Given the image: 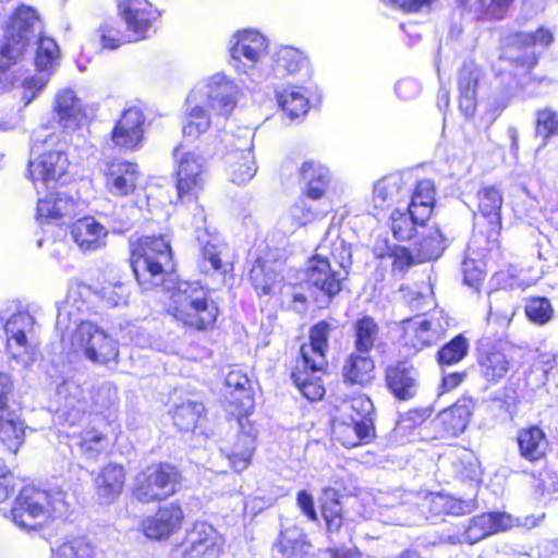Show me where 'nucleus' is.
Listing matches in <instances>:
<instances>
[{"label":"nucleus","instance_id":"f03ea898","mask_svg":"<svg viewBox=\"0 0 558 558\" xmlns=\"http://www.w3.org/2000/svg\"><path fill=\"white\" fill-rule=\"evenodd\" d=\"M330 330V324L324 320L311 328L310 343L301 347L300 357L291 374L296 388L310 401L319 400L325 393L322 375L327 367L326 351Z\"/></svg>","mask_w":558,"mask_h":558},{"label":"nucleus","instance_id":"f257e3e1","mask_svg":"<svg viewBox=\"0 0 558 558\" xmlns=\"http://www.w3.org/2000/svg\"><path fill=\"white\" fill-rule=\"evenodd\" d=\"M75 292L72 291L65 304L57 315V330L60 332L61 342L64 349L73 353L83 354L88 361L95 364L106 365L116 362L119 356L118 343L89 320H82L77 312H83L87 306L82 301L77 303Z\"/></svg>","mask_w":558,"mask_h":558},{"label":"nucleus","instance_id":"864d4df0","mask_svg":"<svg viewBox=\"0 0 558 558\" xmlns=\"http://www.w3.org/2000/svg\"><path fill=\"white\" fill-rule=\"evenodd\" d=\"M58 395L64 397V405L62 409V416L70 425H75L81 422L85 414V404L77 399L81 395V389L73 383H64L59 386Z\"/></svg>","mask_w":558,"mask_h":558},{"label":"nucleus","instance_id":"4be33fe9","mask_svg":"<svg viewBox=\"0 0 558 558\" xmlns=\"http://www.w3.org/2000/svg\"><path fill=\"white\" fill-rule=\"evenodd\" d=\"M301 194L313 201L330 202L328 191L332 182V175L328 167L319 161L308 160L303 162L300 169Z\"/></svg>","mask_w":558,"mask_h":558},{"label":"nucleus","instance_id":"69168bd1","mask_svg":"<svg viewBox=\"0 0 558 558\" xmlns=\"http://www.w3.org/2000/svg\"><path fill=\"white\" fill-rule=\"evenodd\" d=\"M77 445L87 458L94 459L104 449V436L95 429L86 430L81 434Z\"/></svg>","mask_w":558,"mask_h":558},{"label":"nucleus","instance_id":"de8ad7c7","mask_svg":"<svg viewBox=\"0 0 558 558\" xmlns=\"http://www.w3.org/2000/svg\"><path fill=\"white\" fill-rule=\"evenodd\" d=\"M417 213L410 207L405 209L396 208L391 215V230L396 239L407 241L412 239L418 229H425L428 220L416 219Z\"/></svg>","mask_w":558,"mask_h":558},{"label":"nucleus","instance_id":"603ef678","mask_svg":"<svg viewBox=\"0 0 558 558\" xmlns=\"http://www.w3.org/2000/svg\"><path fill=\"white\" fill-rule=\"evenodd\" d=\"M333 434L344 447L350 448L368 440L372 436V429L366 421L353 422L350 420V422L336 423Z\"/></svg>","mask_w":558,"mask_h":558},{"label":"nucleus","instance_id":"c9c22d12","mask_svg":"<svg viewBox=\"0 0 558 558\" xmlns=\"http://www.w3.org/2000/svg\"><path fill=\"white\" fill-rule=\"evenodd\" d=\"M480 77L481 69L473 62H465L459 72V108L465 117H472L475 112Z\"/></svg>","mask_w":558,"mask_h":558},{"label":"nucleus","instance_id":"5fc2aeb1","mask_svg":"<svg viewBox=\"0 0 558 558\" xmlns=\"http://www.w3.org/2000/svg\"><path fill=\"white\" fill-rule=\"evenodd\" d=\"M250 279L258 295H270L279 289V275L257 259L250 270Z\"/></svg>","mask_w":558,"mask_h":558},{"label":"nucleus","instance_id":"7c9ffc66","mask_svg":"<svg viewBox=\"0 0 558 558\" xmlns=\"http://www.w3.org/2000/svg\"><path fill=\"white\" fill-rule=\"evenodd\" d=\"M108 229L93 217H84L71 227V236L78 248L84 252H95L106 245Z\"/></svg>","mask_w":558,"mask_h":558},{"label":"nucleus","instance_id":"a878e982","mask_svg":"<svg viewBox=\"0 0 558 558\" xmlns=\"http://www.w3.org/2000/svg\"><path fill=\"white\" fill-rule=\"evenodd\" d=\"M219 118L195 95L189 94L182 122V133L184 137L197 138L209 130L213 124H218Z\"/></svg>","mask_w":558,"mask_h":558},{"label":"nucleus","instance_id":"c85d7f7f","mask_svg":"<svg viewBox=\"0 0 558 558\" xmlns=\"http://www.w3.org/2000/svg\"><path fill=\"white\" fill-rule=\"evenodd\" d=\"M336 490L328 488L325 490V501L322 506V514L326 523V530L331 543L339 544L351 539V529L349 520L343 513L342 504L336 498Z\"/></svg>","mask_w":558,"mask_h":558},{"label":"nucleus","instance_id":"0eeeda50","mask_svg":"<svg viewBox=\"0 0 558 558\" xmlns=\"http://www.w3.org/2000/svg\"><path fill=\"white\" fill-rule=\"evenodd\" d=\"M65 144L59 141L56 134H49L41 141L36 134L32 154L38 156L28 162V172L38 190V183L50 189L62 178L69 167V159L64 151Z\"/></svg>","mask_w":558,"mask_h":558},{"label":"nucleus","instance_id":"e433bc0d","mask_svg":"<svg viewBox=\"0 0 558 558\" xmlns=\"http://www.w3.org/2000/svg\"><path fill=\"white\" fill-rule=\"evenodd\" d=\"M75 202L70 195L64 192L49 191L44 197L38 198L37 219L43 223L71 217L75 214Z\"/></svg>","mask_w":558,"mask_h":558},{"label":"nucleus","instance_id":"79ce46f5","mask_svg":"<svg viewBox=\"0 0 558 558\" xmlns=\"http://www.w3.org/2000/svg\"><path fill=\"white\" fill-rule=\"evenodd\" d=\"M280 109L290 120L303 118L310 106L307 92L298 86L282 88L276 92Z\"/></svg>","mask_w":558,"mask_h":558},{"label":"nucleus","instance_id":"f3484780","mask_svg":"<svg viewBox=\"0 0 558 558\" xmlns=\"http://www.w3.org/2000/svg\"><path fill=\"white\" fill-rule=\"evenodd\" d=\"M37 44L35 64L39 74L28 76L23 81L25 89L23 99L26 100V105L36 97L37 93L45 88L49 81L50 71L56 65L59 57L58 45L52 38L40 36Z\"/></svg>","mask_w":558,"mask_h":558},{"label":"nucleus","instance_id":"c03bdc74","mask_svg":"<svg viewBox=\"0 0 558 558\" xmlns=\"http://www.w3.org/2000/svg\"><path fill=\"white\" fill-rule=\"evenodd\" d=\"M515 0H458L464 10L474 14L477 20L499 21L505 19Z\"/></svg>","mask_w":558,"mask_h":558},{"label":"nucleus","instance_id":"20e7f679","mask_svg":"<svg viewBox=\"0 0 558 558\" xmlns=\"http://www.w3.org/2000/svg\"><path fill=\"white\" fill-rule=\"evenodd\" d=\"M165 289L171 292L167 311L175 320L197 330L215 324L219 310L198 282L179 281L173 289Z\"/></svg>","mask_w":558,"mask_h":558},{"label":"nucleus","instance_id":"ea45409f","mask_svg":"<svg viewBox=\"0 0 558 558\" xmlns=\"http://www.w3.org/2000/svg\"><path fill=\"white\" fill-rule=\"evenodd\" d=\"M54 111L65 129L75 128L84 117L83 106L75 92L65 88L56 96Z\"/></svg>","mask_w":558,"mask_h":558},{"label":"nucleus","instance_id":"680f3d73","mask_svg":"<svg viewBox=\"0 0 558 558\" xmlns=\"http://www.w3.org/2000/svg\"><path fill=\"white\" fill-rule=\"evenodd\" d=\"M468 350L466 338L458 335L438 351V362L441 366L457 364L466 355Z\"/></svg>","mask_w":558,"mask_h":558},{"label":"nucleus","instance_id":"338daca9","mask_svg":"<svg viewBox=\"0 0 558 558\" xmlns=\"http://www.w3.org/2000/svg\"><path fill=\"white\" fill-rule=\"evenodd\" d=\"M554 32L546 27H539L535 33H522L517 35V41L525 47H548L554 41Z\"/></svg>","mask_w":558,"mask_h":558},{"label":"nucleus","instance_id":"bf43d9fd","mask_svg":"<svg viewBox=\"0 0 558 558\" xmlns=\"http://www.w3.org/2000/svg\"><path fill=\"white\" fill-rule=\"evenodd\" d=\"M97 35L104 49L113 50L134 41L130 33L121 31L114 21L102 23L97 29Z\"/></svg>","mask_w":558,"mask_h":558},{"label":"nucleus","instance_id":"09e8293b","mask_svg":"<svg viewBox=\"0 0 558 558\" xmlns=\"http://www.w3.org/2000/svg\"><path fill=\"white\" fill-rule=\"evenodd\" d=\"M478 210L488 220L492 232L500 228L501 192L495 186H485L477 193Z\"/></svg>","mask_w":558,"mask_h":558},{"label":"nucleus","instance_id":"5701e85b","mask_svg":"<svg viewBox=\"0 0 558 558\" xmlns=\"http://www.w3.org/2000/svg\"><path fill=\"white\" fill-rule=\"evenodd\" d=\"M331 210V202L313 201L302 196L293 203L289 213L282 218L281 223L284 232H294L316 220L325 218Z\"/></svg>","mask_w":558,"mask_h":558},{"label":"nucleus","instance_id":"e2e57ef3","mask_svg":"<svg viewBox=\"0 0 558 558\" xmlns=\"http://www.w3.org/2000/svg\"><path fill=\"white\" fill-rule=\"evenodd\" d=\"M527 318L536 325L547 324L554 315L551 303L546 298H532L525 304Z\"/></svg>","mask_w":558,"mask_h":558},{"label":"nucleus","instance_id":"6e6552de","mask_svg":"<svg viewBox=\"0 0 558 558\" xmlns=\"http://www.w3.org/2000/svg\"><path fill=\"white\" fill-rule=\"evenodd\" d=\"M173 162L178 197L182 202L195 199L207 183L206 158L198 151L180 144L173 149Z\"/></svg>","mask_w":558,"mask_h":558},{"label":"nucleus","instance_id":"7ed1b4c3","mask_svg":"<svg viewBox=\"0 0 558 558\" xmlns=\"http://www.w3.org/2000/svg\"><path fill=\"white\" fill-rule=\"evenodd\" d=\"M69 509L68 494L59 487H23L11 509L13 523L22 530H38L50 519L63 517Z\"/></svg>","mask_w":558,"mask_h":558},{"label":"nucleus","instance_id":"ddd939ff","mask_svg":"<svg viewBox=\"0 0 558 558\" xmlns=\"http://www.w3.org/2000/svg\"><path fill=\"white\" fill-rule=\"evenodd\" d=\"M233 137L226 157L227 171L232 183L244 185L256 175L258 169L253 154L254 132L246 126L239 128Z\"/></svg>","mask_w":558,"mask_h":558},{"label":"nucleus","instance_id":"4d7b16f0","mask_svg":"<svg viewBox=\"0 0 558 558\" xmlns=\"http://www.w3.org/2000/svg\"><path fill=\"white\" fill-rule=\"evenodd\" d=\"M24 437V423L19 417L8 416L0 420V440L11 452H17Z\"/></svg>","mask_w":558,"mask_h":558},{"label":"nucleus","instance_id":"aec40b11","mask_svg":"<svg viewBox=\"0 0 558 558\" xmlns=\"http://www.w3.org/2000/svg\"><path fill=\"white\" fill-rule=\"evenodd\" d=\"M183 518L182 508L170 502L160 507L153 515L146 517L142 522V530L150 539H166L180 529Z\"/></svg>","mask_w":558,"mask_h":558},{"label":"nucleus","instance_id":"6ab92c4d","mask_svg":"<svg viewBox=\"0 0 558 558\" xmlns=\"http://www.w3.org/2000/svg\"><path fill=\"white\" fill-rule=\"evenodd\" d=\"M225 398L227 411L233 416H247L254 405L248 377L241 371H231L226 376ZM242 425V423L240 422Z\"/></svg>","mask_w":558,"mask_h":558},{"label":"nucleus","instance_id":"0e129e2a","mask_svg":"<svg viewBox=\"0 0 558 558\" xmlns=\"http://www.w3.org/2000/svg\"><path fill=\"white\" fill-rule=\"evenodd\" d=\"M345 409L352 411L350 414V420L353 422H364L366 421L369 424V428L373 430V411L374 405L371 399L365 396H360L357 398H353L349 403H347Z\"/></svg>","mask_w":558,"mask_h":558},{"label":"nucleus","instance_id":"bb28decb","mask_svg":"<svg viewBox=\"0 0 558 558\" xmlns=\"http://www.w3.org/2000/svg\"><path fill=\"white\" fill-rule=\"evenodd\" d=\"M125 484V470L121 464L108 463L102 466L94 478V489L100 505L116 502Z\"/></svg>","mask_w":558,"mask_h":558},{"label":"nucleus","instance_id":"4c0bfd02","mask_svg":"<svg viewBox=\"0 0 558 558\" xmlns=\"http://www.w3.org/2000/svg\"><path fill=\"white\" fill-rule=\"evenodd\" d=\"M474 409L475 401L472 398L463 397L450 408L441 411L438 414V420L447 433L458 435L466 428Z\"/></svg>","mask_w":558,"mask_h":558},{"label":"nucleus","instance_id":"9b49d317","mask_svg":"<svg viewBox=\"0 0 558 558\" xmlns=\"http://www.w3.org/2000/svg\"><path fill=\"white\" fill-rule=\"evenodd\" d=\"M225 539L220 533L204 521L195 522L186 530L184 538L172 545L171 558H219Z\"/></svg>","mask_w":558,"mask_h":558},{"label":"nucleus","instance_id":"2f4dec72","mask_svg":"<svg viewBox=\"0 0 558 558\" xmlns=\"http://www.w3.org/2000/svg\"><path fill=\"white\" fill-rule=\"evenodd\" d=\"M316 256L330 260L333 267L345 271V274L352 265L351 245L340 238L336 228L327 230L325 238L317 247Z\"/></svg>","mask_w":558,"mask_h":558},{"label":"nucleus","instance_id":"473e14b6","mask_svg":"<svg viewBox=\"0 0 558 558\" xmlns=\"http://www.w3.org/2000/svg\"><path fill=\"white\" fill-rule=\"evenodd\" d=\"M271 73L265 77L272 75L276 78L296 75L301 72L308 71V59L301 50L291 46H281L276 49L272 57Z\"/></svg>","mask_w":558,"mask_h":558},{"label":"nucleus","instance_id":"1a4fd4ad","mask_svg":"<svg viewBox=\"0 0 558 558\" xmlns=\"http://www.w3.org/2000/svg\"><path fill=\"white\" fill-rule=\"evenodd\" d=\"M180 481L178 470L169 463H155L135 474L132 495L141 504L162 501L177 492Z\"/></svg>","mask_w":558,"mask_h":558},{"label":"nucleus","instance_id":"3c124183","mask_svg":"<svg viewBox=\"0 0 558 558\" xmlns=\"http://www.w3.org/2000/svg\"><path fill=\"white\" fill-rule=\"evenodd\" d=\"M409 196L410 203L408 207L417 213L416 219L428 220L435 203L434 183L427 179L418 181L415 189L411 190Z\"/></svg>","mask_w":558,"mask_h":558},{"label":"nucleus","instance_id":"f8f14e48","mask_svg":"<svg viewBox=\"0 0 558 558\" xmlns=\"http://www.w3.org/2000/svg\"><path fill=\"white\" fill-rule=\"evenodd\" d=\"M191 93L206 105L217 118L227 119L236 107L240 86L223 73H216L196 85Z\"/></svg>","mask_w":558,"mask_h":558},{"label":"nucleus","instance_id":"a19ab883","mask_svg":"<svg viewBox=\"0 0 558 558\" xmlns=\"http://www.w3.org/2000/svg\"><path fill=\"white\" fill-rule=\"evenodd\" d=\"M517 440L521 457L530 462L543 459L548 449L546 435L537 426L519 430Z\"/></svg>","mask_w":558,"mask_h":558},{"label":"nucleus","instance_id":"9d476101","mask_svg":"<svg viewBox=\"0 0 558 558\" xmlns=\"http://www.w3.org/2000/svg\"><path fill=\"white\" fill-rule=\"evenodd\" d=\"M40 21L35 10L21 5L13 13L5 29V44L0 50V72L24 52L29 40L40 34Z\"/></svg>","mask_w":558,"mask_h":558},{"label":"nucleus","instance_id":"13d9d810","mask_svg":"<svg viewBox=\"0 0 558 558\" xmlns=\"http://www.w3.org/2000/svg\"><path fill=\"white\" fill-rule=\"evenodd\" d=\"M203 412V403L189 400L175 405L172 413L173 423L181 430H192Z\"/></svg>","mask_w":558,"mask_h":558},{"label":"nucleus","instance_id":"423d86ee","mask_svg":"<svg viewBox=\"0 0 558 558\" xmlns=\"http://www.w3.org/2000/svg\"><path fill=\"white\" fill-rule=\"evenodd\" d=\"M170 265V244L162 235L142 238L132 251L131 266L144 290L165 283Z\"/></svg>","mask_w":558,"mask_h":558},{"label":"nucleus","instance_id":"a211bd4d","mask_svg":"<svg viewBox=\"0 0 558 558\" xmlns=\"http://www.w3.org/2000/svg\"><path fill=\"white\" fill-rule=\"evenodd\" d=\"M241 429L236 434L234 440L221 448V452L228 459L230 466L238 473L247 469L251 463L253 453L256 449V429L248 423L246 416H234Z\"/></svg>","mask_w":558,"mask_h":558},{"label":"nucleus","instance_id":"72a5a7b5","mask_svg":"<svg viewBox=\"0 0 558 558\" xmlns=\"http://www.w3.org/2000/svg\"><path fill=\"white\" fill-rule=\"evenodd\" d=\"M197 238L202 245L201 270L205 274L210 271L227 274L231 269V264L223 259L227 245L217 234H198Z\"/></svg>","mask_w":558,"mask_h":558},{"label":"nucleus","instance_id":"8fccbe9b","mask_svg":"<svg viewBox=\"0 0 558 558\" xmlns=\"http://www.w3.org/2000/svg\"><path fill=\"white\" fill-rule=\"evenodd\" d=\"M482 376L492 384L502 379L511 368V361L498 350L482 353L478 359Z\"/></svg>","mask_w":558,"mask_h":558},{"label":"nucleus","instance_id":"dca6fc26","mask_svg":"<svg viewBox=\"0 0 558 558\" xmlns=\"http://www.w3.org/2000/svg\"><path fill=\"white\" fill-rule=\"evenodd\" d=\"M119 14L134 41L149 37L160 12L148 0H121Z\"/></svg>","mask_w":558,"mask_h":558},{"label":"nucleus","instance_id":"c756f323","mask_svg":"<svg viewBox=\"0 0 558 558\" xmlns=\"http://www.w3.org/2000/svg\"><path fill=\"white\" fill-rule=\"evenodd\" d=\"M312 545L304 531L293 524L282 526L272 544V558H307Z\"/></svg>","mask_w":558,"mask_h":558},{"label":"nucleus","instance_id":"052dcab7","mask_svg":"<svg viewBox=\"0 0 558 558\" xmlns=\"http://www.w3.org/2000/svg\"><path fill=\"white\" fill-rule=\"evenodd\" d=\"M558 134V110L543 107L535 112V135L543 138L546 145L551 136Z\"/></svg>","mask_w":558,"mask_h":558},{"label":"nucleus","instance_id":"774afa93","mask_svg":"<svg viewBox=\"0 0 558 558\" xmlns=\"http://www.w3.org/2000/svg\"><path fill=\"white\" fill-rule=\"evenodd\" d=\"M92 399L97 411L109 409L117 401V388L109 383L101 384L93 392Z\"/></svg>","mask_w":558,"mask_h":558},{"label":"nucleus","instance_id":"f704fd0d","mask_svg":"<svg viewBox=\"0 0 558 558\" xmlns=\"http://www.w3.org/2000/svg\"><path fill=\"white\" fill-rule=\"evenodd\" d=\"M411 186L407 184L404 177L392 173L378 180L373 190L375 207L385 208L409 196Z\"/></svg>","mask_w":558,"mask_h":558},{"label":"nucleus","instance_id":"412c9836","mask_svg":"<svg viewBox=\"0 0 558 558\" xmlns=\"http://www.w3.org/2000/svg\"><path fill=\"white\" fill-rule=\"evenodd\" d=\"M348 274L332 266L330 260L313 256L306 270V282L331 298L341 290V282Z\"/></svg>","mask_w":558,"mask_h":558},{"label":"nucleus","instance_id":"a18cd8bd","mask_svg":"<svg viewBox=\"0 0 558 558\" xmlns=\"http://www.w3.org/2000/svg\"><path fill=\"white\" fill-rule=\"evenodd\" d=\"M50 558H97L96 546L86 537L63 538L50 548Z\"/></svg>","mask_w":558,"mask_h":558},{"label":"nucleus","instance_id":"58836bf2","mask_svg":"<svg viewBox=\"0 0 558 558\" xmlns=\"http://www.w3.org/2000/svg\"><path fill=\"white\" fill-rule=\"evenodd\" d=\"M404 343L420 351L437 341V332L432 329V323L422 316L403 322Z\"/></svg>","mask_w":558,"mask_h":558},{"label":"nucleus","instance_id":"2eb2a0df","mask_svg":"<svg viewBox=\"0 0 558 558\" xmlns=\"http://www.w3.org/2000/svg\"><path fill=\"white\" fill-rule=\"evenodd\" d=\"M539 520L541 518L536 517L513 518L506 512L483 513L471 519L465 529V539L473 544L492 534L507 531L514 525L531 529L536 526Z\"/></svg>","mask_w":558,"mask_h":558},{"label":"nucleus","instance_id":"6e6d98bb","mask_svg":"<svg viewBox=\"0 0 558 558\" xmlns=\"http://www.w3.org/2000/svg\"><path fill=\"white\" fill-rule=\"evenodd\" d=\"M378 326L369 316H364L354 323V347L363 354H368L378 339Z\"/></svg>","mask_w":558,"mask_h":558},{"label":"nucleus","instance_id":"39448f33","mask_svg":"<svg viewBox=\"0 0 558 558\" xmlns=\"http://www.w3.org/2000/svg\"><path fill=\"white\" fill-rule=\"evenodd\" d=\"M14 302L4 303L0 307V322L3 323L5 350L15 366L28 368L37 356L34 341V317L26 311H14Z\"/></svg>","mask_w":558,"mask_h":558},{"label":"nucleus","instance_id":"49530a36","mask_svg":"<svg viewBox=\"0 0 558 558\" xmlns=\"http://www.w3.org/2000/svg\"><path fill=\"white\" fill-rule=\"evenodd\" d=\"M374 369L375 364L371 356L356 351L347 357L342 373L345 381L365 385L374 377Z\"/></svg>","mask_w":558,"mask_h":558},{"label":"nucleus","instance_id":"b1692460","mask_svg":"<svg viewBox=\"0 0 558 558\" xmlns=\"http://www.w3.org/2000/svg\"><path fill=\"white\" fill-rule=\"evenodd\" d=\"M138 179V167L136 163L130 161H111L107 165L105 170V187L108 193L117 197L133 194L136 190Z\"/></svg>","mask_w":558,"mask_h":558},{"label":"nucleus","instance_id":"4468645a","mask_svg":"<svg viewBox=\"0 0 558 558\" xmlns=\"http://www.w3.org/2000/svg\"><path fill=\"white\" fill-rule=\"evenodd\" d=\"M267 46L265 36L257 31L246 29L238 32L232 37L230 48L231 65L238 73L246 74L254 78V71L265 56Z\"/></svg>","mask_w":558,"mask_h":558},{"label":"nucleus","instance_id":"37998d69","mask_svg":"<svg viewBox=\"0 0 558 558\" xmlns=\"http://www.w3.org/2000/svg\"><path fill=\"white\" fill-rule=\"evenodd\" d=\"M422 230V239L415 243L417 263L437 259L447 246V239L437 226L425 225Z\"/></svg>","mask_w":558,"mask_h":558},{"label":"nucleus","instance_id":"cd10ccee","mask_svg":"<svg viewBox=\"0 0 558 558\" xmlns=\"http://www.w3.org/2000/svg\"><path fill=\"white\" fill-rule=\"evenodd\" d=\"M386 384L397 399L410 400L418 390V372L408 361H400L386 368Z\"/></svg>","mask_w":558,"mask_h":558},{"label":"nucleus","instance_id":"393cba45","mask_svg":"<svg viewBox=\"0 0 558 558\" xmlns=\"http://www.w3.org/2000/svg\"><path fill=\"white\" fill-rule=\"evenodd\" d=\"M144 122L145 117L141 109H125L111 132L114 145L129 149L137 148L143 141Z\"/></svg>","mask_w":558,"mask_h":558}]
</instances>
